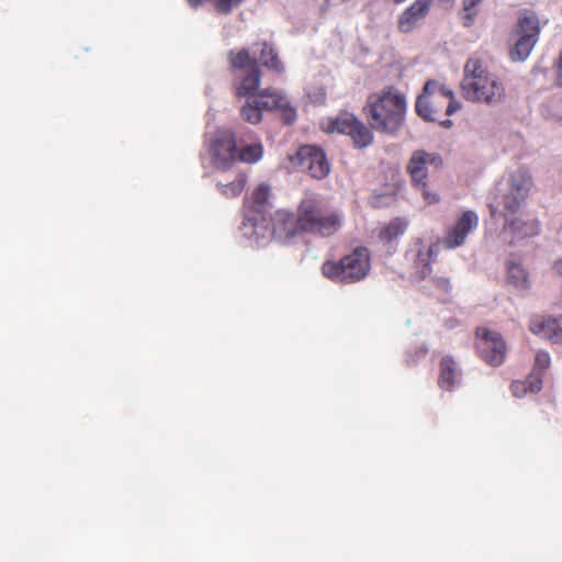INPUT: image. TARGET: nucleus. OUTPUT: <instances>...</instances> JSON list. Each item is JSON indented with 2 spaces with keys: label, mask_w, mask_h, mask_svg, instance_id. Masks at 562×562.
<instances>
[{
  "label": "nucleus",
  "mask_w": 562,
  "mask_h": 562,
  "mask_svg": "<svg viewBox=\"0 0 562 562\" xmlns=\"http://www.w3.org/2000/svg\"><path fill=\"white\" fill-rule=\"evenodd\" d=\"M460 109L452 90L436 80H428L418 95L415 104L416 113L425 121L439 122L441 126L450 127L451 120L447 119Z\"/></svg>",
  "instance_id": "4"
},
{
  "label": "nucleus",
  "mask_w": 562,
  "mask_h": 562,
  "mask_svg": "<svg viewBox=\"0 0 562 562\" xmlns=\"http://www.w3.org/2000/svg\"><path fill=\"white\" fill-rule=\"evenodd\" d=\"M247 177L245 173H238L236 178L225 184H218V190L227 199H233L241 194L246 187Z\"/></svg>",
  "instance_id": "28"
},
{
  "label": "nucleus",
  "mask_w": 562,
  "mask_h": 562,
  "mask_svg": "<svg viewBox=\"0 0 562 562\" xmlns=\"http://www.w3.org/2000/svg\"><path fill=\"white\" fill-rule=\"evenodd\" d=\"M553 268L558 274L562 276V258L554 262Z\"/></svg>",
  "instance_id": "38"
},
{
  "label": "nucleus",
  "mask_w": 562,
  "mask_h": 562,
  "mask_svg": "<svg viewBox=\"0 0 562 562\" xmlns=\"http://www.w3.org/2000/svg\"><path fill=\"white\" fill-rule=\"evenodd\" d=\"M272 234L280 241H285L296 235L304 234L300 222V214L285 210L277 211L272 216Z\"/></svg>",
  "instance_id": "13"
},
{
  "label": "nucleus",
  "mask_w": 562,
  "mask_h": 562,
  "mask_svg": "<svg viewBox=\"0 0 562 562\" xmlns=\"http://www.w3.org/2000/svg\"><path fill=\"white\" fill-rule=\"evenodd\" d=\"M297 213L304 234L329 238L342 227V214L318 195H305L297 204Z\"/></svg>",
  "instance_id": "3"
},
{
  "label": "nucleus",
  "mask_w": 562,
  "mask_h": 562,
  "mask_svg": "<svg viewBox=\"0 0 562 562\" xmlns=\"http://www.w3.org/2000/svg\"><path fill=\"white\" fill-rule=\"evenodd\" d=\"M508 281L516 288H528V273L522 266L516 262H510L507 267Z\"/></svg>",
  "instance_id": "30"
},
{
  "label": "nucleus",
  "mask_w": 562,
  "mask_h": 562,
  "mask_svg": "<svg viewBox=\"0 0 562 562\" xmlns=\"http://www.w3.org/2000/svg\"><path fill=\"white\" fill-rule=\"evenodd\" d=\"M270 198V188L269 186L261 183L257 186V188L251 192L249 196H247L244 201V209L247 213V216L252 220L250 216V212L261 213L265 206L268 204Z\"/></svg>",
  "instance_id": "18"
},
{
  "label": "nucleus",
  "mask_w": 562,
  "mask_h": 562,
  "mask_svg": "<svg viewBox=\"0 0 562 562\" xmlns=\"http://www.w3.org/2000/svg\"><path fill=\"white\" fill-rule=\"evenodd\" d=\"M532 181L531 176L525 170H516L512 172L506 182V188H498V193L495 195V203L491 204V215L496 216L497 209L502 207L499 214L509 221L513 218L521 205L525 203Z\"/></svg>",
  "instance_id": "7"
},
{
  "label": "nucleus",
  "mask_w": 562,
  "mask_h": 562,
  "mask_svg": "<svg viewBox=\"0 0 562 562\" xmlns=\"http://www.w3.org/2000/svg\"><path fill=\"white\" fill-rule=\"evenodd\" d=\"M262 110L272 111L285 104V95L274 89H263L254 95Z\"/></svg>",
  "instance_id": "22"
},
{
  "label": "nucleus",
  "mask_w": 562,
  "mask_h": 562,
  "mask_svg": "<svg viewBox=\"0 0 562 562\" xmlns=\"http://www.w3.org/2000/svg\"><path fill=\"white\" fill-rule=\"evenodd\" d=\"M442 167L443 158L441 155L426 149L414 150L405 166L412 188L420 193L428 205L440 202V194L430 186L429 175L430 171L439 170Z\"/></svg>",
  "instance_id": "5"
},
{
  "label": "nucleus",
  "mask_w": 562,
  "mask_h": 562,
  "mask_svg": "<svg viewBox=\"0 0 562 562\" xmlns=\"http://www.w3.org/2000/svg\"><path fill=\"white\" fill-rule=\"evenodd\" d=\"M434 282H435L436 286H438V289H440L445 292H449L451 289L450 281L447 278H436L434 280Z\"/></svg>",
  "instance_id": "37"
},
{
  "label": "nucleus",
  "mask_w": 562,
  "mask_h": 562,
  "mask_svg": "<svg viewBox=\"0 0 562 562\" xmlns=\"http://www.w3.org/2000/svg\"><path fill=\"white\" fill-rule=\"evenodd\" d=\"M482 0H462L461 20L462 24L470 27L477 15V5Z\"/></svg>",
  "instance_id": "31"
},
{
  "label": "nucleus",
  "mask_w": 562,
  "mask_h": 562,
  "mask_svg": "<svg viewBox=\"0 0 562 562\" xmlns=\"http://www.w3.org/2000/svg\"><path fill=\"white\" fill-rule=\"evenodd\" d=\"M353 142L355 147L366 148L373 143L372 128L367 126L362 121H358L353 131L349 135Z\"/></svg>",
  "instance_id": "27"
},
{
  "label": "nucleus",
  "mask_w": 562,
  "mask_h": 562,
  "mask_svg": "<svg viewBox=\"0 0 562 562\" xmlns=\"http://www.w3.org/2000/svg\"><path fill=\"white\" fill-rule=\"evenodd\" d=\"M530 381L531 380L529 379V376L527 378L526 381H513L510 384V391L513 395L516 397L525 396L528 393V391H530Z\"/></svg>",
  "instance_id": "34"
},
{
  "label": "nucleus",
  "mask_w": 562,
  "mask_h": 562,
  "mask_svg": "<svg viewBox=\"0 0 562 562\" xmlns=\"http://www.w3.org/2000/svg\"><path fill=\"white\" fill-rule=\"evenodd\" d=\"M210 157L214 168L229 170L237 161V142L232 131H217L210 140Z\"/></svg>",
  "instance_id": "10"
},
{
  "label": "nucleus",
  "mask_w": 562,
  "mask_h": 562,
  "mask_svg": "<svg viewBox=\"0 0 562 562\" xmlns=\"http://www.w3.org/2000/svg\"><path fill=\"white\" fill-rule=\"evenodd\" d=\"M475 350L484 362L498 367L505 361L507 346L499 333L479 327L475 331Z\"/></svg>",
  "instance_id": "8"
},
{
  "label": "nucleus",
  "mask_w": 562,
  "mask_h": 562,
  "mask_svg": "<svg viewBox=\"0 0 562 562\" xmlns=\"http://www.w3.org/2000/svg\"><path fill=\"white\" fill-rule=\"evenodd\" d=\"M479 225V216L473 211H464L456 223L446 229L445 236L438 240L445 249H454L462 246L469 234Z\"/></svg>",
  "instance_id": "12"
},
{
  "label": "nucleus",
  "mask_w": 562,
  "mask_h": 562,
  "mask_svg": "<svg viewBox=\"0 0 562 562\" xmlns=\"http://www.w3.org/2000/svg\"><path fill=\"white\" fill-rule=\"evenodd\" d=\"M461 90L468 101L487 105L501 104L506 99L504 82L488 72L477 57H470L467 60Z\"/></svg>",
  "instance_id": "2"
},
{
  "label": "nucleus",
  "mask_w": 562,
  "mask_h": 562,
  "mask_svg": "<svg viewBox=\"0 0 562 562\" xmlns=\"http://www.w3.org/2000/svg\"><path fill=\"white\" fill-rule=\"evenodd\" d=\"M441 245L437 241L431 244L428 248H419L415 259V267L420 279H426L432 272L431 265L436 261L440 251Z\"/></svg>",
  "instance_id": "17"
},
{
  "label": "nucleus",
  "mask_w": 562,
  "mask_h": 562,
  "mask_svg": "<svg viewBox=\"0 0 562 562\" xmlns=\"http://www.w3.org/2000/svg\"><path fill=\"white\" fill-rule=\"evenodd\" d=\"M277 110L281 111V119L284 124H292L296 120V110L291 106L286 97L285 104L279 106Z\"/></svg>",
  "instance_id": "33"
},
{
  "label": "nucleus",
  "mask_w": 562,
  "mask_h": 562,
  "mask_svg": "<svg viewBox=\"0 0 562 562\" xmlns=\"http://www.w3.org/2000/svg\"><path fill=\"white\" fill-rule=\"evenodd\" d=\"M260 61L261 64L267 67L269 70H272L277 74H282L284 71V66L282 61L279 58L278 53L274 50V48L268 44L262 43L261 49H260Z\"/></svg>",
  "instance_id": "25"
},
{
  "label": "nucleus",
  "mask_w": 562,
  "mask_h": 562,
  "mask_svg": "<svg viewBox=\"0 0 562 562\" xmlns=\"http://www.w3.org/2000/svg\"><path fill=\"white\" fill-rule=\"evenodd\" d=\"M434 0H415L400 16L398 30L403 33H409L418 23L424 20L430 9Z\"/></svg>",
  "instance_id": "14"
},
{
  "label": "nucleus",
  "mask_w": 562,
  "mask_h": 562,
  "mask_svg": "<svg viewBox=\"0 0 562 562\" xmlns=\"http://www.w3.org/2000/svg\"><path fill=\"white\" fill-rule=\"evenodd\" d=\"M519 38L509 52L513 61H522L528 58L533 46L539 40L540 24L535 13L526 14L519 18L516 30Z\"/></svg>",
  "instance_id": "9"
},
{
  "label": "nucleus",
  "mask_w": 562,
  "mask_h": 562,
  "mask_svg": "<svg viewBox=\"0 0 562 562\" xmlns=\"http://www.w3.org/2000/svg\"><path fill=\"white\" fill-rule=\"evenodd\" d=\"M396 3L404 2L405 0H394Z\"/></svg>",
  "instance_id": "39"
},
{
  "label": "nucleus",
  "mask_w": 562,
  "mask_h": 562,
  "mask_svg": "<svg viewBox=\"0 0 562 562\" xmlns=\"http://www.w3.org/2000/svg\"><path fill=\"white\" fill-rule=\"evenodd\" d=\"M262 108L257 104V100L248 101L241 109V116L251 124H258L262 120Z\"/></svg>",
  "instance_id": "32"
},
{
  "label": "nucleus",
  "mask_w": 562,
  "mask_h": 562,
  "mask_svg": "<svg viewBox=\"0 0 562 562\" xmlns=\"http://www.w3.org/2000/svg\"><path fill=\"white\" fill-rule=\"evenodd\" d=\"M358 121L359 119L356 115L351 113H342L328 123L327 131L329 133L337 132L349 136Z\"/></svg>",
  "instance_id": "23"
},
{
  "label": "nucleus",
  "mask_w": 562,
  "mask_h": 562,
  "mask_svg": "<svg viewBox=\"0 0 562 562\" xmlns=\"http://www.w3.org/2000/svg\"><path fill=\"white\" fill-rule=\"evenodd\" d=\"M551 342L561 344L562 342V316L557 317L553 335H551Z\"/></svg>",
  "instance_id": "35"
},
{
  "label": "nucleus",
  "mask_w": 562,
  "mask_h": 562,
  "mask_svg": "<svg viewBox=\"0 0 562 562\" xmlns=\"http://www.w3.org/2000/svg\"><path fill=\"white\" fill-rule=\"evenodd\" d=\"M293 161L302 171L315 179L325 178L330 169L325 153L316 146H302Z\"/></svg>",
  "instance_id": "11"
},
{
  "label": "nucleus",
  "mask_w": 562,
  "mask_h": 562,
  "mask_svg": "<svg viewBox=\"0 0 562 562\" xmlns=\"http://www.w3.org/2000/svg\"><path fill=\"white\" fill-rule=\"evenodd\" d=\"M263 155V146L261 143H255L243 147L240 150L237 148V161L246 164H255L261 159Z\"/></svg>",
  "instance_id": "29"
},
{
  "label": "nucleus",
  "mask_w": 562,
  "mask_h": 562,
  "mask_svg": "<svg viewBox=\"0 0 562 562\" xmlns=\"http://www.w3.org/2000/svg\"><path fill=\"white\" fill-rule=\"evenodd\" d=\"M408 227V222L403 217H395L391 220L378 233L379 241L386 248H393L398 238L404 235Z\"/></svg>",
  "instance_id": "16"
},
{
  "label": "nucleus",
  "mask_w": 562,
  "mask_h": 562,
  "mask_svg": "<svg viewBox=\"0 0 562 562\" xmlns=\"http://www.w3.org/2000/svg\"><path fill=\"white\" fill-rule=\"evenodd\" d=\"M461 380L460 369L450 356H446L439 363L438 385L446 391H452Z\"/></svg>",
  "instance_id": "15"
},
{
  "label": "nucleus",
  "mask_w": 562,
  "mask_h": 562,
  "mask_svg": "<svg viewBox=\"0 0 562 562\" xmlns=\"http://www.w3.org/2000/svg\"><path fill=\"white\" fill-rule=\"evenodd\" d=\"M370 268V252L366 247L360 246L338 261H325L322 266V273L334 282L351 284L363 280Z\"/></svg>",
  "instance_id": "6"
},
{
  "label": "nucleus",
  "mask_w": 562,
  "mask_h": 562,
  "mask_svg": "<svg viewBox=\"0 0 562 562\" xmlns=\"http://www.w3.org/2000/svg\"><path fill=\"white\" fill-rule=\"evenodd\" d=\"M228 59L232 69L234 70H244L246 68H255V66H259L258 60L250 56V53L247 48H241L239 50H229Z\"/></svg>",
  "instance_id": "24"
},
{
  "label": "nucleus",
  "mask_w": 562,
  "mask_h": 562,
  "mask_svg": "<svg viewBox=\"0 0 562 562\" xmlns=\"http://www.w3.org/2000/svg\"><path fill=\"white\" fill-rule=\"evenodd\" d=\"M551 359L547 351H538L535 357V364L531 373L529 374L530 380V392L537 393L542 387V378L547 369L550 367Z\"/></svg>",
  "instance_id": "19"
},
{
  "label": "nucleus",
  "mask_w": 562,
  "mask_h": 562,
  "mask_svg": "<svg viewBox=\"0 0 562 562\" xmlns=\"http://www.w3.org/2000/svg\"><path fill=\"white\" fill-rule=\"evenodd\" d=\"M557 317L533 315L529 321V330L540 337L551 341Z\"/></svg>",
  "instance_id": "21"
},
{
  "label": "nucleus",
  "mask_w": 562,
  "mask_h": 562,
  "mask_svg": "<svg viewBox=\"0 0 562 562\" xmlns=\"http://www.w3.org/2000/svg\"><path fill=\"white\" fill-rule=\"evenodd\" d=\"M261 78V70L259 66H255V68H250L247 75L241 79L240 85L237 89V92L241 97H247L252 94L257 88L259 87Z\"/></svg>",
  "instance_id": "26"
},
{
  "label": "nucleus",
  "mask_w": 562,
  "mask_h": 562,
  "mask_svg": "<svg viewBox=\"0 0 562 562\" xmlns=\"http://www.w3.org/2000/svg\"><path fill=\"white\" fill-rule=\"evenodd\" d=\"M406 111L405 94L393 86L371 93L363 106L370 127L389 135L395 134L403 126Z\"/></svg>",
  "instance_id": "1"
},
{
  "label": "nucleus",
  "mask_w": 562,
  "mask_h": 562,
  "mask_svg": "<svg viewBox=\"0 0 562 562\" xmlns=\"http://www.w3.org/2000/svg\"><path fill=\"white\" fill-rule=\"evenodd\" d=\"M554 69H555V86L562 88V50L559 53V56L554 61Z\"/></svg>",
  "instance_id": "36"
},
{
  "label": "nucleus",
  "mask_w": 562,
  "mask_h": 562,
  "mask_svg": "<svg viewBox=\"0 0 562 562\" xmlns=\"http://www.w3.org/2000/svg\"><path fill=\"white\" fill-rule=\"evenodd\" d=\"M505 226L508 227L512 234L517 238H528L540 234V223L536 218L522 221L513 217L506 221Z\"/></svg>",
  "instance_id": "20"
}]
</instances>
